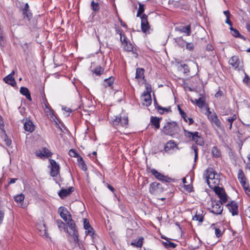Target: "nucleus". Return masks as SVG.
I'll list each match as a JSON object with an SVG mask.
<instances>
[{
	"instance_id": "6ab92c4d",
	"label": "nucleus",
	"mask_w": 250,
	"mask_h": 250,
	"mask_svg": "<svg viewBox=\"0 0 250 250\" xmlns=\"http://www.w3.org/2000/svg\"><path fill=\"white\" fill-rule=\"evenodd\" d=\"M23 19H26L29 21L32 18V14L29 10V5L27 3H25L24 8L22 10Z\"/></svg>"
},
{
	"instance_id": "a211bd4d",
	"label": "nucleus",
	"mask_w": 250,
	"mask_h": 250,
	"mask_svg": "<svg viewBox=\"0 0 250 250\" xmlns=\"http://www.w3.org/2000/svg\"><path fill=\"white\" fill-rule=\"evenodd\" d=\"M229 63L234 68L238 69V70H239L240 69V68L239 67V65L240 64V61L238 56H232L229 60Z\"/></svg>"
},
{
	"instance_id": "b1692460",
	"label": "nucleus",
	"mask_w": 250,
	"mask_h": 250,
	"mask_svg": "<svg viewBox=\"0 0 250 250\" xmlns=\"http://www.w3.org/2000/svg\"><path fill=\"white\" fill-rule=\"evenodd\" d=\"M36 228L40 232V235L47 237L45 226L43 223L36 225Z\"/></svg>"
},
{
	"instance_id": "8fccbe9b",
	"label": "nucleus",
	"mask_w": 250,
	"mask_h": 250,
	"mask_svg": "<svg viewBox=\"0 0 250 250\" xmlns=\"http://www.w3.org/2000/svg\"><path fill=\"white\" fill-rule=\"evenodd\" d=\"M246 192V193L250 197V188H249V184L246 183L245 186H242Z\"/></svg>"
},
{
	"instance_id": "4d7b16f0",
	"label": "nucleus",
	"mask_w": 250,
	"mask_h": 250,
	"mask_svg": "<svg viewBox=\"0 0 250 250\" xmlns=\"http://www.w3.org/2000/svg\"><path fill=\"white\" fill-rule=\"evenodd\" d=\"M243 82L247 85L250 83V78L246 73L245 74V77L243 79Z\"/></svg>"
},
{
	"instance_id": "c03bdc74",
	"label": "nucleus",
	"mask_w": 250,
	"mask_h": 250,
	"mask_svg": "<svg viewBox=\"0 0 250 250\" xmlns=\"http://www.w3.org/2000/svg\"><path fill=\"white\" fill-rule=\"evenodd\" d=\"M118 33H119L120 35V41L122 42V44H124L125 42H127V38L124 33H123L122 30H119Z\"/></svg>"
},
{
	"instance_id": "bf43d9fd",
	"label": "nucleus",
	"mask_w": 250,
	"mask_h": 250,
	"mask_svg": "<svg viewBox=\"0 0 250 250\" xmlns=\"http://www.w3.org/2000/svg\"><path fill=\"white\" fill-rule=\"evenodd\" d=\"M194 48V45L192 43H187L186 48L189 50H192Z\"/></svg>"
},
{
	"instance_id": "864d4df0",
	"label": "nucleus",
	"mask_w": 250,
	"mask_h": 250,
	"mask_svg": "<svg viewBox=\"0 0 250 250\" xmlns=\"http://www.w3.org/2000/svg\"><path fill=\"white\" fill-rule=\"evenodd\" d=\"M236 114L232 115V116L229 117L227 119V121L229 122L230 124H232L233 122L236 119Z\"/></svg>"
},
{
	"instance_id": "c756f323",
	"label": "nucleus",
	"mask_w": 250,
	"mask_h": 250,
	"mask_svg": "<svg viewBox=\"0 0 250 250\" xmlns=\"http://www.w3.org/2000/svg\"><path fill=\"white\" fill-rule=\"evenodd\" d=\"M160 119L156 117H151L150 119V122L155 128V129H158L160 128Z\"/></svg>"
},
{
	"instance_id": "5701e85b",
	"label": "nucleus",
	"mask_w": 250,
	"mask_h": 250,
	"mask_svg": "<svg viewBox=\"0 0 250 250\" xmlns=\"http://www.w3.org/2000/svg\"><path fill=\"white\" fill-rule=\"evenodd\" d=\"M184 135L185 136L188 140L189 141H192V140L195 139V137H196V134L198 133L197 131L195 132H190L187 130L184 129Z\"/></svg>"
},
{
	"instance_id": "ddd939ff",
	"label": "nucleus",
	"mask_w": 250,
	"mask_h": 250,
	"mask_svg": "<svg viewBox=\"0 0 250 250\" xmlns=\"http://www.w3.org/2000/svg\"><path fill=\"white\" fill-rule=\"evenodd\" d=\"M58 212L61 218L65 221L67 222L72 219V217L67 209L64 207H61L59 208Z\"/></svg>"
},
{
	"instance_id": "37998d69",
	"label": "nucleus",
	"mask_w": 250,
	"mask_h": 250,
	"mask_svg": "<svg viewBox=\"0 0 250 250\" xmlns=\"http://www.w3.org/2000/svg\"><path fill=\"white\" fill-rule=\"evenodd\" d=\"M163 245L167 248H174L176 247L177 245L174 243L170 242L167 240L166 242H163Z\"/></svg>"
},
{
	"instance_id": "f3484780",
	"label": "nucleus",
	"mask_w": 250,
	"mask_h": 250,
	"mask_svg": "<svg viewBox=\"0 0 250 250\" xmlns=\"http://www.w3.org/2000/svg\"><path fill=\"white\" fill-rule=\"evenodd\" d=\"M141 29L144 33H146L150 27L147 21V16L143 14L141 17Z\"/></svg>"
},
{
	"instance_id": "09e8293b",
	"label": "nucleus",
	"mask_w": 250,
	"mask_h": 250,
	"mask_svg": "<svg viewBox=\"0 0 250 250\" xmlns=\"http://www.w3.org/2000/svg\"><path fill=\"white\" fill-rule=\"evenodd\" d=\"M192 149L193 150L194 154V162H196L198 158V147L195 146H191Z\"/></svg>"
},
{
	"instance_id": "4468645a",
	"label": "nucleus",
	"mask_w": 250,
	"mask_h": 250,
	"mask_svg": "<svg viewBox=\"0 0 250 250\" xmlns=\"http://www.w3.org/2000/svg\"><path fill=\"white\" fill-rule=\"evenodd\" d=\"M52 153L50 150L46 147H43L42 149L37 150L35 152V155L38 157L42 158V157L48 158L51 157Z\"/></svg>"
},
{
	"instance_id": "72a5a7b5",
	"label": "nucleus",
	"mask_w": 250,
	"mask_h": 250,
	"mask_svg": "<svg viewBox=\"0 0 250 250\" xmlns=\"http://www.w3.org/2000/svg\"><path fill=\"white\" fill-rule=\"evenodd\" d=\"M156 108L161 114H164L165 112H169L171 111L170 107L167 108L163 107L159 105L158 104H157V105H156Z\"/></svg>"
},
{
	"instance_id": "69168bd1",
	"label": "nucleus",
	"mask_w": 250,
	"mask_h": 250,
	"mask_svg": "<svg viewBox=\"0 0 250 250\" xmlns=\"http://www.w3.org/2000/svg\"><path fill=\"white\" fill-rule=\"evenodd\" d=\"M4 218V213L0 210V224L2 223Z\"/></svg>"
},
{
	"instance_id": "2eb2a0df",
	"label": "nucleus",
	"mask_w": 250,
	"mask_h": 250,
	"mask_svg": "<svg viewBox=\"0 0 250 250\" xmlns=\"http://www.w3.org/2000/svg\"><path fill=\"white\" fill-rule=\"evenodd\" d=\"M43 110L46 115L47 116V117L50 119L51 121L55 122L56 125L58 124V122H59V121L57 119L56 116L54 114V111L51 108V107L44 108Z\"/></svg>"
},
{
	"instance_id": "13d9d810",
	"label": "nucleus",
	"mask_w": 250,
	"mask_h": 250,
	"mask_svg": "<svg viewBox=\"0 0 250 250\" xmlns=\"http://www.w3.org/2000/svg\"><path fill=\"white\" fill-rule=\"evenodd\" d=\"M5 43L4 37L2 33L0 34V46H3Z\"/></svg>"
},
{
	"instance_id": "0eeeda50",
	"label": "nucleus",
	"mask_w": 250,
	"mask_h": 250,
	"mask_svg": "<svg viewBox=\"0 0 250 250\" xmlns=\"http://www.w3.org/2000/svg\"><path fill=\"white\" fill-rule=\"evenodd\" d=\"M83 228L85 231V234L86 235L90 236L92 239L96 237V234L94 229L91 226L89 221L84 218L83 219Z\"/></svg>"
},
{
	"instance_id": "f03ea898",
	"label": "nucleus",
	"mask_w": 250,
	"mask_h": 250,
	"mask_svg": "<svg viewBox=\"0 0 250 250\" xmlns=\"http://www.w3.org/2000/svg\"><path fill=\"white\" fill-rule=\"evenodd\" d=\"M66 222L70 229V231H67L70 235V241L76 245L79 243V235L76 224L72 219Z\"/></svg>"
},
{
	"instance_id": "9d476101",
	"label": "nucleus",
	"mask_w": 250,
	"mask_h": 250,
	"mask_svg": "<svg viewBox=\"0 0 250 250\" xmlns=\"http://www.w3.org/2000/svg\"><path fill=\"white\" fill-rule=\"evenodd\" d=\"M151 174L158 180L163 183H170L173 181V180L170 178L163 175L160 172H158L155 169H151L150 170Z\"/></svg>"
},
{
	"instance_id": "e2e57ef3",
	"label": "nucleus",
	"mask_w": 250,
	"mask_h": 250,
	"mask_svg": "<svg viewBox=\"0 0 250 250\" xmlns=\"http://www.w3.org/2000/svg\"><path fill=\"white\" fill-rule=\"evenodd\" d=\"M18 180L17 178H11L8 182V185L15 183Z\"/></svg>"
},
{
	"instance_id": "cd10ccee",
	"label": "nucleus",
	"mask_w": 250,
	"mask_h": 250,
	"mask_svg": "<svg viewBox=\"0 0 250 250\" xmlns=\"http://www.w3.org/2000/svg\"><path fill=\"white\" fill-rule=\"evenodd\" d=\"M20 92L22 95L25 96L27 100L29 101L32 100L30 92L27 88L25 87H21L20 89Z\"/></svg>"
},
{
	"instance_id": "7ed1b4c3",
	"label": "nucleus",
	"mask_w": 250,
	"mask_h": 250,
	"mask_svg": "<svg viewBox=\"0 0 250 250\" xmlns=\"http://www.w3.org/2000/svg\"><path fill=\"white\" fill-rule=\"evenodd\" d=\"M179 131V126L175 122H167L162 129L165 134L171 136L178 134Z\"/></svg>"
},
{
	"instance_id": "79ce46f5",
	"label": "nucleus",
	"mask_w": 250,
	"mask_h": 250,
	"mask_svg": "<svg viewBox=\"0 0 250 250\" xmlns=\"http://www.w3.org/2000/svg\"><path fill=\"white\" fill-rule=\"evenodd\" d=\"M211 153L214 157H219L221 156V152L220 150L216 146L212 147L211 150Z\"/></svg>"
},
{
	"instance_id": "774afa93",
	"label": "nucleus",
	"mask_w": 250,
	"mask_h": 250,
	"mask_svg": "<svg viewBox=\"0 0 250 250\" xmlns=\"http://www.w3.org/2000/svg\"><path fill=\"white\" fill-rule=\"evenodd\" d=\"M229 18H230V17L226 18V20L225 21V22L226 23L228 24L231 27H232V22L229 20Z\"/></svg>"
},
{
	"instance_id": "f704fd0d",
	"label": "nucleus",
	"mask_w": 250,
	"mask_h": 250,
	"mask_svg": "<svg viewBox=\"0 0 250 250\" xmlns=\"http://www.w3.org/2000/svg\"><path fill=\"white\" fill-rule=\"evenodd\" d=\"M144 239L143 237H140L138 240H134L131 243V245L137 248H141L143 246Z\"/></svg>"
},
{
	"instance_id": "58836bf2",
	"label": "nucleus",
	"mask_w": 250,
	"mask_h": 250,
	"mask_svg": "<svg viewBox=\"0 0 250 250\" xmlns=\"http://www.w3.org/2000/svg\"><path fill=\"white\" fill-rule=\"evenodd\" d=\"M114 78L113 77H110L107 79L104 80V85L105 87H110L113 84L114 82Z\"/></svg>"
},
{
	"instance_id": "de8ad7c7",
	"label": "nucleus",
	"mask_w": 250,
	"mask_h": 250,
	"mask_svg": "<svg viewBox=\"0 0 250 250\" xmlns=\"http://www.w3.org/2000/svg\"><path fill=\"white\" fill-rule=\"evenodd\" d=\"M144 5L139 3V8L138 9L137 17H140V15L144 12Z\"/></svg>"
},
{
	"instance_id": "0e129e2a",
	"label": "nucleus",
	"mask_w": 250,
	"mask_h": 250,
	"mask_svg": "<svg viewBox=\"0 0 250 250\" xmlns=\"http://www.w3.org/2000/svg\"><path fill=\"white\" fill-rule=\"evenodd\" d=\"M223 95V91H221V90H219L215 94V97L216 98H218V97H221L222 96V95Z\"/></svg>"
},
{
	"instance_id": "603ef678",
	"label": "nucleus",
	"mask_w": 250,
	"mask_h": 250,
	"mask_svg": "<svg viewBox=\"0 0 250 250\" xmlns=\"http://www.w3.org/2000/svg\"><path fill=\"white\" fill-rule=\"evenodd\" d=\"M69 155L71 156V157H77L78 158V156H80L79 155H78L76 151H75V150L73 149H70L69 151Z\"/></svg>"
},
{
	"instance_id": "a19ab883",
	"label": "nucleus",
	"mask_w": 250,
	"mask_h": 250,
	"mask_svg": "<svg viewBox=\"0 0 250 250\" xmlns=\"http://www.w3.org/2000/svg\"><path fill=\"white\" fill-rule=\"evenodd\" d=\"M181 32H184L187 34L188 36L190 35L191 33L190 25H188L187 26H183L180 29Z\"/></svg>"
},
{
	"instance_id": "393cba45",
	"label": "nucleus",
	"mask_w": 250,
	"mask_h": 250,
	"mask_svg": "<svg viewBox=\"0 0 250 250\" xmlns=\"http://www.w3.org/2000/svg\"><path fill=\"white\" fill-rule=\"evenodd\" d=\"M24 128L26 131L29 132H32L34 130V126L33 123L30 120L26 121L24 123Z\"/></svg>"
},
{
	"instance_id": "ea45409f",
	"label": "nucleus",
	"mask_w": 250,
	"mask_h": 250,
	"mask_svg": "<svg viewBox=\"0 0 250 250\" xmlns=\"http://www.w3.org/2000/svg\"><path fill=\"white\" fill-rule=\"evenodd\" d=\"M90 5H91V9L95 12H97L99 11V10H100L99 4L97 2H95L94 0H92L91 2Z\"/></svg>"
},
{
	"instance_id": "c85d7f7f",
	"label": "nucleus",
	"mask_w": 250,
	"mask_h": 250,
	"mask_svg": "<svg viewBox=\"0 0 250 250\" xmlns=\"http://www.w3.org/2000/svg\"><path fill=\"white\" fill-rule=\"evenodd\" d=\"M77 161L79 167L83 171L87 170V167L83 158L81 156H78Z\"/></svg>"
},
{
	"instance_id": "7c9ffc66",
	"label": "nucleus",
	"mask_w": 250,
	"mask_h": 250,
	"mask_svg": "<svg viewBox=\"0 0 250 250\" xmlns=\"http://www.w3.org/2000/svg\"><path fill=\"white\" fill-rule=\"evenodd\" d=\"M176 146V144L173 140L168 141L164 149L166 151H168L171 149H173Z\"/></svg>"
},
{
	"instance_id": "f257e3e1",
	"label": "nucleus",
	"mask_w": 250,
	"mask_h": 250,
	"mask_svg": "<svg viewBox=\"0 0 250 250\" xmlns=\"http://www.w3.org/2000/svg\"><path fill=\"white\" fill-rule=\"evenodd\" d=\"M204 175L207 180L208 187L210 188H216L220 183V175L216 173L213 168H208L205 171Z\"/></svg>"
},
{
	"instance_id": "a878e982",
	"label": "nucleus",
	"mask_w": 250,
	"mask_h": 250,
	"mask_svg": "<svg viewBox=\"0 0 250 250\" xmlns=\"http://www.w3.org/2000/svg\"><path fill=\"white\" fill-rule=\"evenodd\" d=\"M123 45L125 50L127 51H132L133 53L135 54V58H137L138 54L136 52L134 51L133 46L131 43H130L129 42H125L124 44H123Z\"/></svg>"
},
{
	"instance_id": "5fc2aeb1",
	"label": "nucleus",
	"mask_w": 250,
	"mask_h": 250,
	"mask_svg": "<svg viewBox=\"0 0 250 250\" xmlns=\"http://www.w3.org/2000/svg\"><path fill=\"white\" fill-rule=\"evenodd\" d=\"M42 106L43 109H44V108L51 107V106H50L49 103H48V102L46 99H43V103H42Z\"/></svg>"
},
{
	"instance_id": "dca6fc26",
	"label": "nucleus",
	"mask_w": 250,
	"mask_h": 250,
	"mask_svg": "<svg viewBox=\"0 0 250 250\" xmlns=\"http://www.w3.org/2000/svg\"><path fill=\"white\" fill-rule=\"evenodd\" d=\"M227 207L233 216L238 214V206L237 203L234 201H231L227 204Z\"/></svg>"
},
{
	"instance_id": "680f3d73",
	"label": "nucleus",
	"mask_w": 250,
	"mask_h": 250,
	"mask_svg": "<svg viewBox=\"0 0 250 250\" xmlns=\"http://www.w3.org/2000/svg\"><path fill=\"white\" fill-rule=\"evenodd\" d=\"M4 127V123L3 119L1 116H0V129L3 130Z\"/></svg>"
},
{
	"instance_id": "4be33fe9",
	"label": "nucleus",
	"mask_w": 250,
	"mask_h": 250,
	"mask_svg": "<svg viewBox=\"0 0 250 250\" xmlns=\"http://www.w3.org/2000/svg\"><path fill=\"white\" fill-rule=\"evenodd\" d=\"M238 179L242 186H245V184L247 183V178L241 169L238 170Z\"/></svg>"
},
{
	"instance_id": "052dcab7",
	"label": "nucleus",
	"mask_w": 250,
	"mask_h": 250,
	"mask_svg": "<svg viewBox=\"0 0 250 250\" xmlns=\"http://www.w3.org/2000/svg\"><path fill=\"white\" fill-rule=\"evenodd\" d=\"M178 44L181 47H184L185 45V42L182 39H179L178 40Z\"/></svg>"
},
{
	"instance_id": "e433bc0d",
	"label": "nucleus",
	"mask_w": 250,
	"mask_h": 250,
	"mask_svg": "<svg viewBox=\"0 0 250 250\" xmlns=\"http://www.w3.org/2000/svg\"><path fill=\"white\" fill-rule=\"evenodd\" d=\"M230 29L231 30V34L232 36L235 37H238L240 39L245 40L244 37L240 34L237 29L233 28L232 27H230Z\"/></svg>"
},
{
	"instance_id": "bb28decb",
	"label": "nucleus",
	"mask_w": 250,
	"mask_h": 250,
	"mask_svg": "<svg viewBox=\"0 0 250 250\" xmlns=\"http://www.w3.org/2000/svg\"><path fill=\"white\" fill-rule=\"evenodd\" d=\"M210 229L214 230L215 234V236L217 238H219L222 236L223 231L221 229L217 227L215 224H213L211 225Z\"/></svg>"
},
{
	"instance_id": "c9c22d12",
	"label": "nucleus",
	"mask_w": 250,
	"mask_h": 250,
	"mask_svg": "<svg viewBox=\"0 0 250 250\" xmlns=\"http://www.w3.org/2000/svg\"><path fill=\"white\" fill-rule=\"evenodd\" d=\"M196 104L199 108L203 107L206 103V99L204 97H201L198 99H195Z\"/></svg>"
},
{
	"instance_id": "338daca9",
	"label": "nucleus",
	"mask_w": 250,
	"mask_h": 250,
	"mask_svg": "<svg viewBox=\"0 0 250 250\" xmlns=\"http://www.w3.org/2000/svg\"><path fill=\"white\" fill-rule=\"evenodd\" d=\"M225 15L226 16V18L230 17L231 16V14L229 11V10L224 11L223 12Z\"/></svg>"
},
{
	"instance_id": "49530a36",
	"label": "nucleus",
	"mask_w": 250,
	"mask_h": 250,
	"mask_svg": "<svg viewBox=\"0 0 250 250\" xmlns=\"http://www.w3.org/2000/svg\"><path fill=\"white\" fill-rule=\"evenodd\" d=\"M104 70V69L101 66H98L95 68L93 72L97 75H101L103 73Z\"/></svg>"
},
{
	"instance_id": "a18cd8bd",
	"label": "nucleus",
	"mask_w": 250,
	"mask_h": 250,
	"mask_svg": "<svg viewBox=\"0 0 250 250\" xmlns=\"http://www.w3.org/2000/svg\"><path fill=\"white\" fill-rule=\"evenodd\" d=\"M56 223L57 225V226L59 229L60 230H62V229H65V224L61 220H57L56 221Z\"/></svg>"
},
{
	"instance_id": "4c0bfd02",
	"label": "nucleus",
	"mask_w": 250,
	"mask_h": 250,
	"mask_svg": "<svg viewBox=\"0 0 250 250\" xmlns=\"http://www.w3.org/2000/svg\"><path fill=\"white\" fill-rule=\"evenodd\" d=\"M14 199L18 204H22L24 199V195L22 193L17 195L15 196Z\"/></svg>"
},
{
	"instance_id": "39448f33",
	"label": "nucleus",
	"mask_w": 250,
	"mask_h": 250,
	"mask_svg": "<svg viewBox=\"0 0 250 250\" xmlns=\"http://www.w3.org/2000/svg\"><path fill=\"white\" fill-rule=\"evenodd\" d=\"M206 115L208 116V119L212 124L215 125L219 129L222 128L221 122L218 119L217 114L215 112L212 113L210 111L208 107H207Z\"/></svg>"
},
{
	"instance_id": "f8f14e48",
	"label": "nucleus",
	"mask_w": 250,
	"mask_h": 250,
	"mask_svg": "<svg viewBox=\"0 0 250 250\" xmlns=\"http://www.w3.org/2000/svg\"><path fill=\"white\" fill-rule=\"evenodd\" d=\"M49 161L51 169L50 175L53 177H56L60 173V166L54 160L49 159Z\"/></svg>"
},
{
	"instance_id": "aec40b11",
	"label": "nucleus",
	"mask_w": 250,
	"mask_h": 250,
	"mask_svg": "<svg viewBox=\"0 0 250 250\" xmlns=\"http://www.w3.org/2000/svg\"><path fill=\"white\" fill-rule=\"evenodd\" d=\"M14 74L15 72L13 71L10 74L5 77L3 79L4 82L12 86H15L16 84V82L13 77Z\"/></svg>"
},
{
	"instance_id": "1a4fd4ad",
	"label": "nucleus",
	"mask_w": 250,
	"mask_h": 250,
	"mask_svg": "<svg viewBox=\"0 0 250 250\" xmlns=\"http://www.w3.org/2000/svg\"><path fill=\"white\" fill-rule=\"evenodd\" d=\"M146 91H145L142 95V100L143 101V104L146 106H149L152 102V99L151 97V88H149L148 86L146 87Z\"/></svg>"
},
{
	"instance_id": "423d86ee",
	"label": "nucleus",
	"mask_w": 250,
	"mask_h": 250,
	"mask_svg": "<svg viewBox=\"0 0 250 250\" xmlns=\"http://www.w3.org/2000/svg\"><path fill=\"white\" fill-rule=\"evenodd\" d=\"M149 191L151 194L158 195L164 191V188L161 184L154 182L150 184Z\"/></svg>"
},
{
	"instance_id": "3c124183",
	"label": "nucleus",
	"mask_w": 250,
	"mask_h": 250,
	"mask_svg": "<svg viewBox=\"0 0 250 250\" xmlns=\"http://www.w3.org/2000/svg\"><path fill=\"white\" fill-rule=\"evenodd\" d=\"M193 220L198 221L199 222H202L203 221V216L200 214H195L193 218Z\"/></svg>"
},
{
	"instance_id": "6e6d98bb",
	"label": "nucleus",
	"mask_w": 250,
	"mask_h": 250,
	"mask_svg": "<svg viewBox=\"0 0 250 250\" xmlns=\"http://www.w3.org/2000/svg\"><path fill=\"white\" fill-rule=\"evenodd\" d=\"M4 141L5 143V144L7 146H10L11 145L12 141L10 139L8 138V137L5 135L4 138Z\"/></svg>"
},
{
	"instance_id": "2f4dec72",
	"label": "nucleus",
	"mask_w": 250,
	"mask_h": 250,
	"mask_svg": "<svg viewBox=\"0 0 250 250\" xmlns=\"http://www.w3.org/2000/svg\"><path fill=\"white\" fill-rule=\"evenodd\" d=\"M145 70L142 68H137L136 70L135 78L137 79H143L144 78Z\"/></svg>"
},
{
	"instance_id": "9b49d317",
	"label": "nucleus",
	"mask_w": 250,
	"mask_h": 250,
	"mask_svg": "<svg viewBox=\"0 0 250 250\" xmlns=\"http://www.w3.org/2000/svg\"><path fill=\"white\" fill-rule=\"evenodd\" d=\"M212 189L220 198V200L219 201H220L223 204L226 203L227 201V195L223 188L217 186L216 188H214Z\"/></svg>"
},
{
	"instance_id": "412c9836",
	"label": "nucleus",
	"mask_w": 250,
	"mask_h": 250,
	"mask_svg": "<svg viewBox=\"0 0 250 250\" xmlns=\"http://www.w3.org/2000/svg\"><path fill=\"white\" fill-rule=\"evenodd\" d=\"M73 191L72 187L69 188L67 189H62L58 193V194L62 199H63L67 196L70 194Z\"/></svg>"
},
{
	"instance_id": "20e7f679",
	"label": "nucleus",
	"mask_w": 250,
	"mask_h": 250,
	"mask_svg": "<svg viewBox=\"0 0 250 250\" xmlns=\"http://www.w3.org/2000/svg\"><path fill=\"white\" fill-rule=\"evenodd\" d=\"M111 121L114 126L126 128L128 125V117L125 113L113 117Z\"/></svg>"
},
{
	"instance_id": "473e14b6",
	"label": "nucleus",
	"mask_w": 250,
	"mask_h": 250,
	"mask_svg": "<svg viewBox=\"0 0 250 250\" xmlns=\"http://www.w3.org/2000/svg\"><path fill=\"white\" fill-rule=\"evenodd\" d=\"M196 136H197V137H195V139H194L192 141L194 142L196 144L198 145L203 146L204 144V142L203 138L201 137L198 132L196 134Z\"/></svg>"
},
{
	"instance_id": "6e6552de",
	"label": "nucleus",
	"mask_w": 250,
	"mask_h": 250,
	"mask_svg": "<svg viewBox=\"0 0 250 250\" xmlns=\"http://www.w3.org/2000/svg\"><path fill=\"white\" fill-rule=\"evenodd\" d=\"M223 203L220 201H214L212 202L211 207L209 208L210 211L215 214H220L222 213L223 207L222 206Z\"/></svg>"
}]
</instances>
